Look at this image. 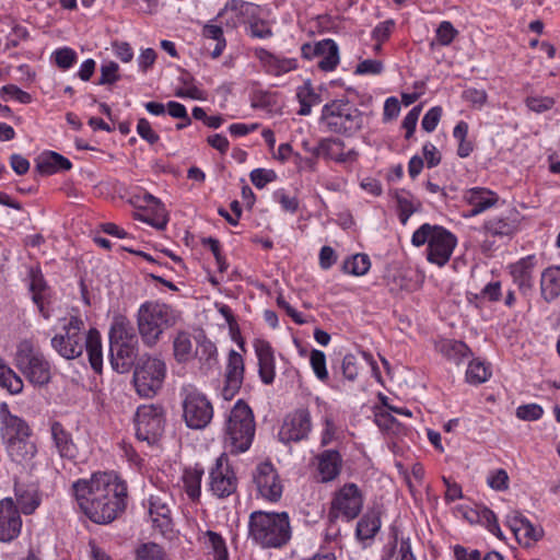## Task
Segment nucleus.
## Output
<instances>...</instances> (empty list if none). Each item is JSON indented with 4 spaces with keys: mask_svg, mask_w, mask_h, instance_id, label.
<instances>
[{
    "mask_svg": "<svg viewBox=\"0 0 560 560\" xmlns=\"http://www.w3.org/2000/svg\"><path fill=\"white\" fill-rule=\"evenodd\" d=\"M72 492L80 510L96 524L115 521L127 505V485L113 472H96L79 479Z\"/></svg>",
    "mask_w": 560,
    "mask_h": 560,
    "instance_id": "obj_1",
    "label": "nucleus"
},
{
    "mask_svg": "<svg viewBox=\"0 0 560 560\" xmlns=\"http://www.w3.org/2000/svg\"><path fill=\"white\" fill-rule=\"evenodd\" d=\"M248 539L269 549L281 548L291 539L290 517L287 512L254 511L248 518Z\"/></svg>",
    "mask_w": 560,
    "mask_h": 560,
    "instance_id": "obj_2",
    "label": "nucleus"
},
{
    "mask_svg": "<svg viewBox=\"0 0 560 560\" xmlns=\"http://www.w3.org/2000/svg\"><path fill=\"white\" fill-rule=\"evenodd\" d=\"M178 319L179 312L168 304L153 301L141 304L137 313V325L143 345L154 347L164 330L175 326Z\"/></svg>",
    "mask_w": 560,
    "mask_h": 560,
    "instance_id": "obj_3",
    "label": "nucleus"
},
{
    "mask_svg": "<svg viewBox=\"0 0 560 560\" xmlns=\"http://www.w3.org/2000/svg\"><path fill=\"white\" fill-rule=\"evenodd\" d=\"M255 420L250 407L242 399L237 400L225 422L224 444L232 454L246 452L255 436Z\"/></svg>",
    "mask_w": 560,
    "mask_h": 560,
    "instance_id": "obj_4",
    "label": "nucleus"
},
{
    "mask_svg": "<svg viewBox=\"0 0 560 560\" xmlns=\"http://www.w3.org/2000/svg\"><path fill=\"white\" fill-rule=\"evenodd\" d=\"M320 122L334 133L352 137L364 125V114L346 98L334 100L322 108Z\"/></svg>",
    "mask_w": 560,
    "mask_h": 560,
    "instance_id": "obj_5",
    "label": "nucleus"
},
{
    "mask_svg": "<svg viewBox=\"0 0 560 560\" xmlns=\"http://www.w3.org/2000/svg\"><path fill=\"white\" fill-rule=\"evenodd\" d=\"M411 243L416 247L428 244V260L442 267L448 262L457 244V238L441 225L423 223L413 232Z\"/></svg>",
    "mask_w": 560,
    "mask_h": 560,
    "instance_id": "obj_6",
    "label": "nucleus"
},
{
    "mask_svg": "<svg viewBox=\"0 0 560 560\" xmlns=\"http://www.w3.org/2000/svg\"><path fill=\"white\" fill-rule=\"evenodd\" d=\"M183 420L191 430H202L213 418V406L195 385L186 384L179 389Z\"/></svg>",
    "mask_w": 560,
    "mask_h": 560,
    "instance_id": "obj_7",
    "label": "nucleus"
},
{
    "mask_svg": "<svg viewBox=\"0 0 560 560\" xmlns=\"http://www.w3.org/2000/svg\"><path fill=\"white\" fill-rule=\"evenodd\" d=\"M14 364L26 380L35 386L50 382V364L30 340H22L14 355Z\"/></svg>",
    "mask_w": 560,
    "mask_h": 560,
    "instance_id": "obj_8",
    "label": "nucleus"
},
{
    "mask_svg": "<svg viewBox=\"0 0 560 560\" xmlns=\"http://www.w3.org/2000/svg\"><path fill=\"white\" fill-rule=\"evenodd\" d=\"M166 376V364L163 360L142 355L133 370V384L141 397L151 398L162 388Z\"/></svg>",
    "mask_w": 560,
    "mask_h": 560,
    "instance_id": "obj_9",
    "label": "nucleus"
},
{
    "mask_svg": "<svg viewBox=\"0 0 560 560\" xmlns=\"http://www.w3.org/2000/svg\"><path fill=\"white\" fill-rule=\"evenodd\" d=\"M136 436L148 444H154L165 428V410L158 404L141 405L135 416Z\"/></svg>",
    "mask_w": 560,
    "mask_h": 560,
    "instance_id": "obj_10",
    "label": "nucleus"
},
{
    "mask_svg": "<svg viewBox=\"0 0 560 560\" xmlns=\"http://www.w3.org/2000/svg\"><path fill=\"white\" fill-rule=\"evenodd\" d=\"M63 334H57L51 339L52 349L62 358L73 360L84 350V323L78 316H71L62 327Z\"/></svg>",
    "mask_w": 560,
    "mask_h": 560,
    "instance_id": "obj_11",
    "label": "nucleus"
},
{
    "mask_svg": "<svg viewBox=\"0 0 560 560\" xmlns=\"http://www.w3.org/2000/svg\"><path fill=\"white\" fill-rule=\"evenodd\" d=\"M363 508V495L359 487L349 482L341 487L334 495L329 516L343 517L346 521L354 520Z\"/></svg>",
    "mask_w": 560,
    "mask_h": 560,
    "instance_id": "obj_12",
    "label": "nucleus"
},
{
    "mask_svg": "<svg viewBox=\"0 0 560 560\" xmlns=\"http://www.w3.org/2000/svg\"><path fill=\"white\" fill-rule=\"evenodd\" d=\"M312 431L311 413L305 408L288 413L279 430V440L284 444L306 440Z\"/></svg>",
    "mask_w": 560,
    "mask_h": 560,
    "instance_id": "obj_13",
    "label": "nucleus"
},
{
    "mask_svg": "<svg viewBox=\"0 0 560 560\" xmlns=\"http://www.w3.org/2000/svg\"><path fill=\"white\" fill-rule=\"evenodd\" d=\"M538 266L539 257L536 254L526 255L506 266L513 283L523 295H527L534 290Z\"/></svg>",
    "mask_w": 560,
    "mask_h": 560,
    "instance_id": "obj_14",
    "label": "nucleus"
},
{
    "mask_svg": "<svg viewBox=\"0 0 560 560\" xmlns=\"http://www.w3.org/2000/svg\"><path fill=\"white\" fill-rule=\"evenodd\" d=\"M210 490L218 498H226L235 492L237 487L236 476L229 465V458L222 453L214 466L209 471Z\"/></svg>",
    "mask_w": 560,
    "mask_h": 560,
    "instance_id": "obj_15",
    "label": "nucleus"
},
{
    "mask_svg": "<svg viewBox=\"0 0 560 560\" xmlns=\"http://www.w3.org/2000/svg\"><path fill=\"white\" fill-rule=\"evenodd\" d=\"M253 481L259 495L270 502L280 500L283 486L270 462L260 463L253 472Z\"/></svg>",
    "mask_w": 560,
    "mask_h": 560,
    "instance_id": "obj_16",
    "label": "nucleus"
},
{
    "mask_svg": "<svg viewBox=\"0 0 560 560\" xmlns=\"http://www.w3.org/2000/svg\"><path fill=\"white\" fill-rule=\"evenodd\" d=\"M33 430L21 417L13 415L8 402H0V440L3 445L15 439L32 438Z\"/></svg>",
    "mask_w": 560,
    "mask_h": 560,
    "instance_id": "obj_17",
    "label": "nucleus"
},
{
    "mask_svg": "<svg viewBox=\"0 0 560 560\" xmlns=\"http://www.w3.org/2000/svg\"><path fill=\"white\" fill-rule=\"evenodd\" d=\"M22 529V517L12 498L0 500V541L11 542L16 539Z\"/></svg>",
    "mask_w": 560,
    "mask_h": 560,
    "instance_id": "obj_18",
    "label": "nucleus"
},
{
    "mask_svg": "<svg viewBox=\"0 0 560 560\" xmlns=\"http://www.w3.org/2000/svg\"><path fill=\"white\" fill-rule=\"evenodd\" d=\"M27 277L30 279L28 289L32 294V301L37 306L38 312L45 319L51 317L49 305L51 303L50 288L48 287L42 270L38 267H31Z\"/></svg>",
    "mask_w": 560,
    "mask_h": 560,
    "instance_id": "obj_19",
    "label": "nucleus"
},
{
    "mask_svg": "<svg viewBox=\"0 0 560 560\" xmlns=\"http://www.w3.org/2000/svg\"><path fill=\"white\" fill-rule=\"evenodd\" d=\"M171 498L165 492L151 494L149 498V514L153 525L162 534L172 530V517L170 508Z\"/></svg>",
    "mask_w": 560,
    "mask_h": 560,
    "instance_id": "obj_20",
    "label": "nucleus"
},
{
    "mask_svg": "<svg viewBox=\"0 0 560 560\" xmlns=\"http://www.w3.org/2000/svg\"><path fill=\"white\" fill-rule=\"evenodd\" d=\"M52 446L62 459L74 460L79 454L72 434L59 421L49 424Z\"/></svg>",
    "mask_w": 560,
    "mask_h": 560,
    "instance_id": "obj_21",
    "label": "nucleus"
},
{
    "mask_svg": "<svg viewBox=\"0 0 560 560\" xmlns=\"http://www.w3.org/2000/svg\"><path fill=\"white\" fill-rule=\"evenodd\" d=\"M9 458L24 468H34V459L37 455V445L32 438L15 439V441L3 445Z\"/></svg>",
    "mask_w": 560,
    "mask_h": 560,
    "instance_id": "obj_22",
    "label": "nucleus"
},
{
    "mask_svg": "<svg viewBox=\"0 0 560 560\" xmlns=\"http://www.w3.org/2000/svg\"><path fill=\"white\" fill-rule=\"evenodd\" d=\"M244 377V360L235 350L229 353V360L225 372V386L223 395L226 399L232 398L241 388Z\"/></svg>",
    "mask_w": 560,
    "mask_h": 560,
    "instance_id": "obj_23",
    "label": "nucleus"
},
{
    "mask_svg": "<svg viewBox=\"0 0 560 560\" xmlns=\"http://www.w3.org/2000/svg\"><path fill=\"white\" fill-rule=\"evenodd\" d=\"M254 349L258 360V372L264 384H271L276 376L275 354L271 345L264 339H255Z\"/></svg>",
    "mask_w": 560,
    "mask_h": 560,
    "instance_id": "obj_24",
    "label": "nucleus"
},
{
    "mask_svg": "<svg viewBox=\"0 0 560 560\" xmlns=\"http://www.w3.org/2000/svg\"><path fill=\"white\" fill-rule=\"evenodd\" d=\"M317 470L322 482L335 480L341 471L342 457L336 450H326L316 456Z\"/></svg>",
    "mask_w": 560,
    "mask_h": 560,
    "instance_id": "obj_25",
    "label": "nucleus"
},
{
    "mask_svg": "<svg viewBox=\"0 0 560 560\" xmlns=\"http://www.w3.org/2000/svg\"><path fill=\"white\" fill-rule=\"evenodd\" d=\"M71 168V161L55 151H45L36 159L35 170L40 175H52Z\"/></svg>",
    "mask_w": 560,
    "mask_h": 560,
    "instance_id": "obj_26",
    "label": "nucleus"
},
{
    "mask_svg": "<svg viewBox=\"0 0 560 560\" xmlns=\"http://www.w3.org/2000/svg\"><path fill=\"white\" fill-rule=\"evenodd\" d=\"M138 345H109L112 366L118 373L128 372L135 364Z\"/></svg>",
    "mask_w": 560,
    "mask_h": 560,
    "instance_id": "obj_27",
    "label": "nucleus"
},
{
    "mask_svg": "<svg viewBox=\"0 0 560 560\" xmlns=\"http://www.w3.org/2000/svg\"><path fill=\"white\" fill-rule=\"evenodd\" d=\"M463 199L469 207L464 211V218L476 217L490 208V190L487 188H470L465 191Z\"/></svg>",
    "mask_w": 560,
    "mask_h": 560,
    "instance_id": "obj_28",
    "label": "nucleus"
},
{
    "mask_svg": "<svg viewBox=\"0 0 560 560\" xmlns=\"http://www.w3.org/2000/svg\"><path fill=\"white\" fill-rule=\"evenodd\" d=\"M541 298L550 303L560 296V266H550L540 275Z\"/></svg>",
    "mask_w": 560,
    "mask_h": 560,
    "instance_id": "obj_29",
    "label": "nucleus"
},
{
    "mask_svg": "<svg viewBox=\"0 0 560 560\" xmlns=\"http://www.w3.org/2000/svg\"><path fill=\"white\" fill-rule=\"evenodd\" d=\"M314 55L322 57L318 67L324 71H332L339 63L338 45L334 39L326 38L316 43Z\"/></svg>",
    "mask_w": 560,
    "mask_h": 560,
    "instance_id": "obj_30",
    "label": "nucleus"
},
{
    "mask_svg": "<svg viewBox=\"0 0 560 560\" xmlns=\"http://www.w3.org/2000/svg\"><path fill=\"white\" fill-rule=\"evenodd\" d=\"M382 526L381 512L369 510L357 523L355 537L360 541L372 540Z\"/></svg>",
    "mask_w": 560,
    "mask_h": 560,
    "instance_id": "obj_31",
    "label": "nucleus"
},
{
    "mask_svg": "<svg viewBox=\"0 0 560 560\" xmlns=\"http://www.w3.org/2000/svg\"><path fill=\"white\" fill-rule=\"evenodd\" d=\"M84 349L88 352L91 368L96 373H101L103 369V353L101 335L95 328H91L84 336Z\"/></svg>",
    "mask_w": 560,
    "mask_h": 560,
    "instance_id": "obj_32",
    "label": "nucleus"
},
{
    "mask_svg": "<svg viewBox=\"0 0 560 560\" xmlns=\"http://www.w3.org/2000/svg\"><path fill=\"white\" fill-rule=\"evenodd\" d=\"M109 345H138L135 328L125 318L116 319L109 330Z\"/></svg>",
    "mask_w": 560,
    "mask_h": 560,
    "instance_id": "obj_33",
    "label": "nucleus"
},
{
    "mask_svg": "<svg viewBox=\"0 0 560 560\" xmlns=\"http://www.w3.org/2000/svg\"><path fill=\"white\" fill-rule=\"evenodd\" d=\"M16 506L25 515L33 514L40 504V497L34 487H15Z\"/></svg>",
    "mask_w": 560,
    "mask_h": 560,
    "instance_id": "obj_34",
    "label": "nucleus"
},
{
    "mask_svg": "<svg viewBox=\"0 0 560 560\" xmlns=\"http://www.w3.org/2000/svg\"><path fill=\"white\" fill-rule=\"evenodd\" d=\"M520 225V213L511 209L505 217H498L492 221V234L501 236H511Z\"/></svg>",
    "mask_w": 560,
    "mask_h": 560,
    "instance_id": "obj_35",
    "label": "nucleus"
},
{
    "mask_svg": "<svg viewBox=\"0 0 560 560\" xmlns=\"http://www.w3.org/2000/svg\"><path fill=\"white\" fill-rule=\"evenodd\" d=\"M203 476V468L196 465L192 468L185 469L183 475L184 488L187 495L196 501L201 494V479Z\"/></svg>",
    "mask_w": 560,
    "mask_h": 560,
    "instance_id": "obj_36",
    "label": "nucleus"
},
{
    "mask_svg": "<svg viewBox=\"0 0 560 560\" xmlns=\"http://www.w3.org/2000/svg\"><path fill=\"white\" fill-rule=\"evenodd\" d=\"M0 385L10 394L18 395L23 390L22 378L0 357Z\"/></svg>",
    "mask_w": 560,
    "mask_h": 560,
    "instance_id": "obj_37",
    "label": "nucleus"
},
{
    "mask_svg": "<svg viewBox=\"0 0 560 560\" xmlns=\"http://www.w3.org/2000/svg\"><path fill=\"white\" fill-rule=\"evenodd\" d=\"M296 98L300 103V109L298 114L301 116L310 115L312 112V106L322 102L320 95L314 91L310 82H306L303 86L298 89Z\"/></svg>",
    "mask_w": 560,
    "mask_h": 560,
    "instance_id": "obj_38",
    "label": "nucleus"
},
{
    "mask_svg": "<svg viewBox=\"0 0 560 560\" xmlns=\"http://www.w3.org/2000/svg\"><path fill=\"white\" fill-rule=\"evenodd\" d=\"M345 148V142L338 138H324L316 147L307 149L315 156H323L337 162L339 149Z\"/></svg>",
    "mask_w": 560,
    "mask_h": 560,
    "instance_id": "obj_39",
    "label": "nucleus"
},
{
    "mask_svg": "<svg viewBox=\"0 0 560 560\" xmlns=\"http://www.w3.org/2000/svg\"><path fill=\"white\" fill-rule=\"evenodd\" d=\"M440 351L448 361L459 364L468 357L469 349L462 341L448 339L441 342Z\"/></svg>",
    "mask_w": 560,
    "mask_h": 560,
    "instance_id": "obj_40",
    "label": "nucleus"
},
{
    "mask_svg": "<svg viewBox=\"0 0 560 560\" xmlns=\"http://www.w3.org/2000/svg\"><path fill=\"white\" fill-rule=\"evenodd\" d=\"M174 358L177 362L184 363L189 361L192 355V342L189 334L180 331L173 341Z\"/></svg>",
    "mask_w": 560,
    "mask_h": 560,
    "instance_id": "obj_41",
    "label": "nucleus"
},
{
    "mask_svg": "<svg viewBox=\"0 0 560 560\" xmlns=\"http://www.w3.org/2000/svg\"><path fill=\"white\" fill-rule=\"evenodd\" d=\"M143 199L147 202V206L154 210L155 218L144 217L142 218V221L149 223L158 230H164L167 224V219L165 218L162 202L148 192L143 196Z\"/></svg>",
    "mask_w": 560,
    "mask_h": 560,
    "instance_id": "obj_42",
    "label": "nucleus"
},
{
    "mask_svg": "<svg viewBox=\"0 0 560 560\" xmlns=\"http://www.w3.org/2000/svg\"><path fill=\"white\" fill-rule=\"evenodd\" d=\"M201 34L205 38L215 40V46L211 51V57H220L226 46L222 26L212 23L205 24Z\"/></svg>",
    "mask_w": 560,
    "mask_h": 560,
    "instance_id": "obj_43",
    "label": "nucleus"
},
{
    "mask_svg": "<svg viewBox=\"0 0 560 560\" xmlns=\"http://www.w3.org/2000/svg\"><path fill=\"white\" fill-rule=\"evenodd\" d=\"M371 267L370 258L366 254H355L343 261L345 272L353 276L365 275Z\"/></svg>",
    "mask_w": 560,
    "mask_h": 560,
    "instance_id": "obj_44",
    "label": "nucleus"
},
{
    "mask_svg": "<svg viewBox=\"0 0 560 560\" xmlns=\"http://www.w3.org/2000/svg\"><path fill=\"white\" fill-rule=\"evenodd\" d=\"M397 208H398V218L401 224L406 225L409 218L419 210L421 203L412 200L409 194H397L396 195Z\"/></svg>",
    "mask_w": 560,
    "mask_h": 560,
    "instance_id": "obj_45",
    "label": "nucleus"
},
{
    "mask_svg": "<svg viewBox=\"0 0 560 560\" xmlns=\"http://www.w3.org/2000/svg\"><path fill=\"white\" fill-rule=\"evenodd\" d=\"M137 560H167L164 548L155 542H143L136 549Z\"/></svg>",
    "mask_w": 560,
    "mask_h": 560,
    "instance_id": "obj_46",
    "label": "nucleus"
},
{
    "mask_svg": "<svg viewBox=\"0 0 560 560\" xmlns=\"http://www.w3.org/2000/svg\"><path fill=\"white\" fill-rule=\"evenodd\" d=\"M511 529L518 539L521 537L528 538L532 540H538L540 538V529L536 528L525 517L515 518L513 525H511Z\"/></svg>",
    "mask_w": 560,
    "mask_h": 560,
    "instance_id": "obj_47",
    "label": "nucleus"
},
{
    "mask_svg": "<svg viewBox=\"0 0 560 560\" xmlns=\"http://www.w3.org/2000/svg\"><path fill=\"white\" fill-rule=\"evenodd\" d=\"M488 372L483 362L471 361L466 371V380L470 384H481L487 381Z\"/></svg>",
    "mask_w": 560,
    "mask_h": 560,
    "instance_id": "obj_48",
    "label": "nucleus"
},
{
    "mask_svg": "<svg viewBox=\"0 0 560 560\" xmlns=\"http://www.w3.org/2000/svg\"><path fill=\"white\" fill-rule=\"evenodd\" d=\"M556 104L555 98L550 96H527L525 105L534 113L541 114L551 109Z\"/></svg>",
    "mask_w": 560,
    "mask_h": 560,
    "instance_id": "obj_49",
    "label": "nucleus"
},
{
    "mask_svg": "<svg viewBox=\"0 0 560 560\" xmlns=\"http://www.w3.org/2000/svg\"><path fill=\"white\" fill-rule=\"evenodd\" d=\"M208 546L214 551L217 560H228V550L222 536L215 532L208 530L206 533Z\"/></svg>",
    "mask_w": 560,
    "mask_h": 560,
    "instance_id": "obj_50",
    "label": "nucleus"
},
{
    "mask_svg": "<svg viewBox=\"0 0 560 560\" xmlns=\"http://www.w3.org/2000/svg\"><path fill=\"white\" fill-rule=\"evenodd\" d=\"M310 361H311L312 369H313L315 375L317 376V378L320 381H326L328 378V372L326 369L325 353L320 350L314 349L311 352Z\"/></svg>",
    "mask_w": 560,
    "mask_h": 560,
    "instance_id": "obj_51",
    "label": "nucleus"
},
{
    "mask_svg": "<svg viewBox=\"0 0 560 560\" xmlns=\"http://www.w3.org/2000/svg\"><path fill=\"white\" fill-rule=\"evenodd\" d=\"M516 417L524 421H537L544 415V409L538 404L521 405L516 408Z\"/></svg>",
    "mask_w": 560,
    "mask_h": 560,
    "instance_id": "obj_52",
    "label": "nucleus"
},
{
    "mask_svg": "<svg viewBox=\"0 0 560 560\" xmlns=\"http://www.w3.org/2000/svg\"><path fill=\"white\" fill-rule=\"evenodd\" d=\"M249 178L256 188L262 189L267 184L277 179V174L273 170L255 168L250 172Z\"/></svg>",
    "mask_w": 560,
    "mask_h": 560,
    "instance_id": "obj_53",
    "label": "nucleus"
},
{
    "mask_svg": "<svg viewBox=\"0 0 560 560\" xmlns=\"http://www.w3.org/2000/svg\"><path fill=\"white\" fill-rule=\"evenodd\" d=\"M56 65L63 70L71 68L77 61V52L69 47L59 48L54 52Z\"/></svg>",
    "mask_w": 560,
    "mask_h": 560,
    "instance_id": "obj_54",
    "label": "nucleus"
},
{
    "mask_svg": "<svg viewBox=\"0 0 560 560\" xmlns=\"http://www.w3.org/2000/svg\"><path fill=\"white\" fill-rule=\"evenodd\" d=\"M118 69V65L114 61H110L106 65H102L101 77L97 81V84L105 85L117 82L119 80Z\"/></svg>",
    "mask_w": 560,
    "mask_h": 560,
    "instance_id": "obj_55",
    "label": "nucleus"
},
{
    "mask_svg": "<svg viewBox=\"0 0 560 560\" xmlns=\"http://www.w3.org/2000/svg\"><path fill=\"white\" fill-rule=\"evenodd\" d=\"M456 34L457 31L454 28L452 23L448 21H443L439 25L435 36L440 45L447 46L453 42Z\"/></svg>",
    "mask_w": 560,
    "mask_h": 560,
    "instance_id": "obj_56",
    "label": "nucleus"
},
{
    "mask_svg": "<svg viewBox=\"0 0 560 560\" xmlns=\"http://www.w3.org/2000/svg\"><path fill=\"white\" fill-rule=\"evenodd\" d=\"M0 93L2 96L14 98L22 104H28L32 101V96L30 93L22 91L19 86L14 84L3 85L0 90Z\"/></svg>",
    "mask_w": 560,
    "mask_h": 560,
    "instance_id": "obj_57",
    "label": "nucleus"
},
{
    "mask_svg": "<svg viewBox=\"0 0 560 560\" xmlns=\"http://www.w3.org/2000/svg\"><path fill=\"white\" fill-rule=\"evenodd\" d=\"M442 116V108L440 106H434L430 108L422 118L421 127L427 132H432L435 130L440 119Z\"/></svg>",
    "mask_w": 560,
    "mask_h": 560,
    "instance_id": "obj_58",
    "label": "nucleus"
},
{
    "mask_svg": "<svg viewBox=\"0 0 560 560\" xmlns=\"http://www.w3.org/2000/svg\"><path fill=\"white\" fill-rule=\"evenodd\" d=\"M421 113V106H415L404 118L402 128L406 130L405 138L409 140L416 130L417 122Z\"/></svg>",
    "mask_w": 560,
    "mask_h": 560,
    "instance_id": "obj_59",
    "label": "nucleus"
},
{
    "mask_svg": "<svg viewBox=\"0 0 560 560\" xmlns=\"http://www.w3.org/2000/svg\"><path fill=\"white\" fill-rule=\"evenodd\" d=\"M394 27V20H386L381 22L372 31V38L377 43H384L389 38Z\"/></svg>",
    "mask_w": 560,
    "mask_h": 560,
    "instance_id": "obj_60",
    "label": "nucleus"
},
{
    "mask_svg": "<svg viewBox=\"0 0 560 560\" xmlns=\"http://www.w3.org/2000/svg\"><path fill=\"white\" fill-rule=\"evenodd\" d=\"M343 377L348 381H354L358 376V361L354 354L348 353L341 362Z\"/></svg>",
    "mask_w": 560,
    "mask_h": 560,
    "instance_id": "obj_61",
    "label": "nucleus"
},
{
    "mask_svg": "<svg viewBox=\"0 0 560 560\" xmlns=\"http://www.w3.org/2000/svg\"><path fill=\"white\" fill-rule=\"evenodd\" d=\"M137 132L138 135L149 142L150 144H154L159 141V135L152 129L150 122L145 118H140L137 124Z\"/></svg>",
    "mask_w": 560,
    "mask_h": 560,
    "instance_id": "obj_62",
    "label": "nucleus"
},
{
    "mask_svg": "<svg viewBox=\"0 0 560 560\" xmlns=\"http://www.w3.org/2000/svg\"><path fill=\"white\" fill-rule=\"evenodd\" d=\"M384 69L383 62L375 59L362 60L355 68V74H380Z\"/></svg>",
    "mask_w": 560,
    "mask_h": 560,
    "instance_id": "obj_63",
    "label": "nucleus"
},
{
    "mask_svg": "<svg viewBox=\"0 0 560 560\" xmlns=\"http://www.w3.org/2000/svg\"><path fill=\"white\" fill-rule=\"evenodd\" d=\"M269 68L276 75H279L281 73H285L294 69L295 62L294 60L278 59L273 56H270Z\"/></svg>",
    "mask_w": 560,
    "mask_h": 560,
    "instance_id": "obj_64",
    "label": "nucleus"
}]
</instances>
